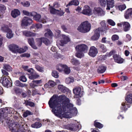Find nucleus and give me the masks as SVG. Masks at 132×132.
<instances>
[{
    "label": "nucleus",
    "instance_id": "nucleus-44",
    "mask_svg": "<svg viewBox=\"0 0 132 132\" xmlns=\"http://www.w3.org/2000/svg\"><path fill=\"white\" fill-rule=\"evenodd\" d=\"M1 30L4 32H7L9 29H10L8 26L6 25H4L1 28Z\"/></svg>",
    "mask_w": 132,
    "mask_h": 132
},
{
    "label": "nucleus",
    "instance_id": "nucleus-18",
    "mask_svg": "<svg viewBox=\"0 0 132 132\" xmlns=\"http://www.w3.org/2000/svg\"><path fill=\"white\" fill-rule=\"evenodd\" d=\"M9 47L10 50L12 52L16 53L18 52L19 47L17 45L13 44L9 45Z\"/></svg>",
    "mask_w": 132,
    "mask_h": 132
},
{
    "label": "nucleus",
    "instance_id": "nucleus-21",
    "mask_svg": "<svg viewBox=\"0 0 132 132\" xmlns=\"http://www.w3.org/2000/svg\"><path fill=\"white\" fill-rule=\"evenodd\" d=\"M23 35L26 37L35 36L36 34L32 33L27 30H24L22 31Z\"/></svg>",
    "mask_w": 132,
    "mask_h": 132
},
{
    "label": "nucleus",
    "instance_id": "nucleus-41",
    "mask_svg": "<svg viewBox=\"0 0 132 132\" xmlns=\"http://www.w3.org/2000/svg\"><path fill=\"white\" fill-rule=\"evenodd\" d=\"M3 68L4 69L8 71H12V68L9 65L5 64L4 65Z\"/></svg>",
    "mask_w": 132,
    "mask_h": 132
},
{
    "label": "nucleus",
    "instance_id": "nucleus-36",
    "mask_svg": "<svg viewBox=\"0 0 132 132\" xmlns=\"http://www.w3.org/2000/svg\"><path fill=\"white\" fill-rule=\"evenodd\" d=\"M6 32H7V38L10 39L13 37V34L12 33V31L11 29H9V30Z\"/></svg>",
    "mask_w": 132,
    "mask_h": 132
},
{
    "label": "nucleus",
    "instance_id": "nucleus-29",
    "mask_svg": "<svg viewBox=\"0 0 132 132\" xmlns=\"http://www.w3.org/2000/svg\"><path fill=\"white\" fill-rule=\"evenodd\" d=\"M99 49L102 52L104 53L107 51L106 47L104 45L102 44H99L98 45Z\"/></svg>",
    "mask_w": 132,
    "mask_h": 132
},
{
    "label": "nucleus",
    "instance_id": "nucleus-49",
    "mask_svg": "<svg viewBox=\"0 0 132 132\" xmlns=\"http://www.w3.org/2000/svg\"><path fill=\"white\" fill-rule=\"evenodd\" d=\"M52 35L53 33L49 29H47V32L45 34V36L46 37H48L49 36H51Z\"/></svg>",
    "mask_w": 132,
    "mask_h": 132
},
{
    "label": "nucleus",
    "instance_id": "nucleus-16",
    "mask_svg": "<svg viewBox=\"0 0 132 132\" xmlns=\"http://www.w3.org/2000/svg\"><path fill=\"white\" fill-rule=\"evenodd\" d=\"M62 37L60 41L61 46H63L64 44H67L70 41L69 38L67 36L62 35Z\"/></svg>",
    "mask_w": 132,
    "mask_h": 132
},
{
    "label": "nucleus",
    "instance_id": "nucleus-59",
    "mask_svg": "<svg viewBox=\"0 0 132 132\" xmlns=\"http://www.w3.org/2000/svg\"><path fill=\"white\" fill-rule=\"evenodd\" d=\"M22 12L25 15L31 16V13H32V12L29 13L28 12L25 10H23Z\"/></svg>",
    "mask_w": 132,
    "mask_h": 132
},
{
    "label": "nucleus",
    "instance_id": "nucleus-25",
    "mask_svg": "<svg viewBox=\"0 0 132 132\" xmlns=\"http://www.w3.org/2000/svg\"><path fill=\"white\" fill-rule=\"evenodd\" d=\"M58 88L59 90L63 93L67 92L69 90V89L61 85H58Z\"/></svg>",
    "mask_w": 132,
    "mask_h": 132
},
{
    "label": "nucleus",
    "instance_id": "nucleus-54",
    "mask_svg": "<svg viewBox=\"0 0 132 132\" xmlns=\"http://www.w3.org/2000/svg\"><path fill=\"white\" fill-rule=\"evenodd\" d=\"M52 75L53 77L56 78H57L59 76L57 71H54L52 72Z\"/></svg>",
    "mask_w": 132,
    "mask_h": 132
},
{
    "label": "nucleus",
    "instance_id": "nucleus-32",
    "mask_svg": "<svg viewBox=\"0 0 132 132\" xmlns=\"http://www.w3.org/2000/svg\"><path fill=\"white\" fill-rule=\"evenodd\" d=\"M42 82L41 80L33 81H32V87L34 88L35 87L39 86V84L42 83Z\"/></svg>",
    "mask_w": 132,
    "mask_h": 132
},
{
    "label": "nucleus",
    "instance_id": "nucleus-1",
    "mask_svg": "<svg viewBox=\"0 0 132 132\" xmlns=\"http://www.w3.org/2000/svg\"><path fill=\"white\" fill-rule=\"evenodd\" d=\"M69 98L64 95H60L57 98L51 97L48 104L50 107L52 109V112L56 116L62 119L63 117H66L63 111H65L66 108L71 104Z\"/></svg>",
    "mask_w": 132,
    "mask_h": 132
},
{
    "label": "nucleus",
    "instance_id": "nucleus-30",
    "mask_svg": "<svg viewBox=\"0 0 132 132\" xmlns=\"http://www.w3.org/2000/svg\"><path fill=\"white\" fill-rule=\"evenodd\" d=\"M42 126V124L41 123L39 122H36L32 124L31 126L33 128H38L41 127Z\"/></svg>",
    "mask_w": 132,
    "mask_h": 132
},
{
    "label": "nucleus",
    "instance_id": "nucleus-58",
    "mask_svg": "<svg viewBox=\"0 0 132 132\" xmlns=\"http://www.w3.org/2000/svg\"><path fill=\"white\" fill-rule=\"evenodd\" d=\"M108 23L112 26H114L115 25V22L111 19H109L108 20Z\"/></svg>",
    "mask_w": 132,
    "mask_h": 132
},
{
    "label": "nucleus",
    "instance_id": "nucleus-33",
    "mask_svg": "<svg viewBox=\"0 0 132 132\" xmlns=\"http://www.w3.org/2000/svg\"><path fill=\"white\" fill-rule=\"evenodd\" d=\"M70 61L71 63L74 65H78L80 64V63L79 61L73 57H72V58L70 60Z\"/></svg>",
    "mask_w": 132,
    "mask_h": 132
},
{
    "label": "nucleus",
    "instance_id": "nucleus-4",
    "mask_svg": "<svg viewBox=\"0 0 132 132\" xmlns=\"http://www.w3.org/2000/svg\"><path fill=\"white\" fill-rule=\"evenodd\" d=\"M126 100L127 102H123L122 103V106L121 108V110L122 111H125L128 108H129L130 105L129 104L132 103V94L128 95L126 98Z\"/></svg>",
    "mask_w": 132,
    "mask_h": 132
},
{
    "label": "nucleus",
    "instance_id": "nucleus-3",
    "mask_svg": "<svg viewBox=\"0 0 132 132\" xmlns=\"http://www.w3.org/2000/svg\"><path fill=\"white\" fill-rule=\"evenodd\" d=\"M90 24L87 21L82 22L77 28L78 30L80 32L86 33L89 32L90 29Z\"/></svg>",
    "mask_w": 132,
    "mask_h": 132
},
{
    "label": "nucleus",
    "instance_id": "nucleus-12",
    "mask_svg": "<svg viewBox=\"0 0 132 132\" xmlns=\"http://www.w3.org/2000/svg\"><path fill=\"white\" fill-rule=\"evenodd\" d=\"M73 92L76 97H81L83 94V91H81V88L79 87H77L73 89Z\"/></svg>",
    "mask_w": 132,
    "mask_h": 132
},
{
    "label": "nucleus",
    "instance_id": "nucleus-40",
    "mask_svg": "<svg viewBox=\"0 0 132 132\" xmlns=\"http://www.w3.org/2000/svg\"><path fill=\"white\" fill-rule=\"evenodd\" d=\"M84 53L82 52L77 51V52L76 53V56L79 58H81L84 56Z\"/></svg>",
    "mask_w": 132,
    "mask_h": 132
},
{
    "label": "nucleus",
    "instance_id": "nucleus-23",
    "mask_svg": "<svg viewBox=\"0 0 132 132\" xmlns=\"http://www.w3.org/2000/svg\"><path fill=\"white\" fill-rule=\"evenodd\" d=\"M28 40L29 44L32 48L35 49H37V47L35 45L34 39L33 38H29Z\"/></svg>",
    "mask_w": 132,
    "mask_h": 132
},
{
    "label": "nucleus",
    "instance_id": "nucleus-37",
    "mask_svg": "<svg viewBox=\"0 0 132 132\" xmlns=\"http://www.w3.org/2000/svg\"><path fill=\"white\" fill-rule=\"evenodd\" d=\"M94 125L96 127L100 129L102 128L103 126V125L99 122H96V120L94 121Z\"/></svg>",
    "mask_w": 132,
    "mask_h": 132
},
{
    "label": "nucleus",
    "instance_id": "nucleus-60",
    "mask_svg": "<svg viewBox=\"0 0 132 132\" xmlns=\"http://www.w3.org/2000/svg\"><path fill=\"white\" fill-rule=\"evenodd\" d=\"M119 38L118 36L116 35H113L112 37V39L113 40H118Z\"/></svg>",
    "mask_w": 132,
    "mask_h": 132
},
{
    "label": "nucleus",
    "instance_id": "nucleus-43",
    "mask_svg": "<svg viewBox=\"0 0 132 132\" xmlns=\"http://www.w3.org/2000/svg\"><path fill=\"white\" fill-rule=\"evenodd\" d=\"M74 81L73 77H70L66 78L65 79V82L67 84H69Z\"/></svg>",
    "mask_w": 132,
    "mask_h": 132
},
{
    "label": "nucleus",
    "instance_id": "nucleus-62",
    "mask_svg": "<svg viewBox=\"0 0 132 132\" xmlns=\"http://www.w3.org/2000/svg\"><path fill=\"white\" fill-rule=\"evenodd\" d=\"M131 39V37L129 34H127L126 36V40L127 42L130 41Z\"/></svg>",
    "mask_w": 132,
    "mask_h": 132
},
{
    "label": "nucleus",
    "instance_id": "nucleus-5",
    "mask_svg": "<svg viewBox=\"0 0 132 132\" xmlns=\"http://www.w3.org/2000/svg\"><path fill=\"white\" fill-rule=\"evenodd\" d=\"M17 112L14 111V109L11 108H6L4 109H0V116L3 117V118H5L7 116L6 113L7 114H16Z\"/></svg>",
    "mask_w": 132,
    "mask_h": 132
},
{
    "label": "nucleus",
    "instance_id": "nucleus-9",
    "mask_svg": "<svg viewBox=\"0 0 132 132\" xmlns=\"http://www.w3.org/2000/svg\"><path fill=\"white\" fill-rule=\"evenodd\" d=\"M76 49L77 51L85 53L88 50L87 46L84 44L79 45L76 47Z\"/></svg>",
    "mask_w": 132,
    "mask_h": 132
},
{
    "label": "nucleus",
    "instance_id": "nucleus-45",
    "mask_svg": "<svg viewBox=\"0 0 132 132\" xmlns=\"http://www.w3.org/2000/svg\"><path fill=\"white\" fill-rule=\"evenodd\" d=\"M24 103L26 105H29L31 107H33L35 106V104L33 102L28 101H25Z\"/></svg>",
    "mask_w": 132,
    "mask_h": 132
},
{
    "label": "nucleus",
    "instance_id": "nucleus-38",
    "mask_svg": "<svg viewBox=\"0 0 132 132\" xmlns=\"http://www.w3.org/2000/svg\"><path fill=\"white\" fill-rule=\"evenodd\" d=\"M28 47L27 46H24V48H19V47L18 52L20 53H23L26 52L28 50Z\"/></svg>",
    "mask_w": 132,
    "mask_h": 132
},
{
    "label": "nucleus",
    "instance_id": "nucleus-57",
    "mask_svg": "<svg viewBox=\"0 0 132 132\" xmlns=\"http://www.w3.org/2000/svg\"><path fill=\"white\" fill-rule=\"evenodd\" d=\"M20 80L23 82H26L27 80V79L24 76H22L19 78Z\"/></svg>",
    "mask_w": 132,
    "mask_h": 132
},
{
    "label": "nucleus",
    "instance_id": "nucleus-55",
    "mask_svg": "<svg viewBox=\"0 0 132 132\" xmlns=\"http://www.w3.org/2000/svg\"><path fill=\"white\" fill-rule=\"evenodd\" d=\"M126 8V6L125 4L119 5L118 7L119 10L121 11L125 10Z\"/></svg>",
    "mask_w": 132,
    "mask_h": 132
},
{
    "label": "nucleus",
    "instance_id": "nucleus-22",
    "mask_svg": "<svg viewBox=\"0 0 132 132\" xmlns=\"http://www.w3.org/2000/svg\"><path fill=\"white\" fill-rule=\"evenodd\" d=\"M113 56L115 61L117 63H121L123 62V59L117 54L114 55Z\"/></svg>",
    "mask_w": 132,
    "mask_h": 132
},
{
    "label": "nucleus",
    "instance_id": "nucleus-2",
    "mask_svg": "<svg viewBox=\"0 0 132 132\" xmlns=\"http://www.w3.org/2000/svg\"><path fill=\"white\" fill-rule=\"evenodd\" d=\"M73 105L72 104H70L66 108L65 110L63 111V113L66 117H63V118H68L69 115L71 114L73 116H76L77 113V110L76 108H73Z\"/></svg>",
    "mask_w": 132,
    "mask_h": 132
},
{
    "label": "nucleus",
    "instance_id": "nucleus-7",
    "mask_svg": "<svg viewBox=\"0 0 132 132\" xmlns=\"http://www.w3.org/2000/svg\"><path fill=\"white\" fill-rule=\"evenodd\" d=\"M20 122H12L9 125V128L10 130L12 132H16L18 131V130L19 129L21 125Z\"/></svg>",
    "mask_w": 132,
    "mask_h": 132
},
{
    "label": "nucleus",
    "instance_id": "nucleus-42",
    "mask_svg": "<svg viewBox=\"0 0 132 132\" xmlns=\"http://www.w3.org/2000/svg\"><path fill=\"white\" fill-rule=\"evenodd\" d=\"M43 42L46 45H48L51 44L50 41L47 39L43 37Z\"/></svg>",
    "mask_w": 132,
    "mask_h": 132
},
{
    "label": "nucleus",
    "instance_id": "nucleus-15",
    "mask_svg": "<svg viewBox=\"0 0 132 132\" xmlns=\"http://www.w3.org/2000/svg\"><path fill=\"white\" fill-rule=\"evenodd\" d=\"M94 13L98 16H103L104 15L105 13L102 9L100 7L95 8L93 10Z\"/></svg>",
    "mask_w": 132,
    "mask_h": 132
},
{
    "label": "nucleus",
    "instance_id": "nucleus-39",
    "mask_svg": "<svg viewBox=\"0 0 132 132\" xmlns=\"http://www.w3.org/2000/svg\"><path fill=\"white\" fill-rule=\"evenodd\" d=\"M64 72L66 74H69L70 72V68L66 65L64 67L63 70Z\"/></svg>",
    "mask_w": 132,
    "mask_h": 132
},
{
    "label": "nucleus",
    "instance_id": "nucleus-31",
    "mask_svg": "<svg viewBox=\"0 0 132 132\" xmlns=\"http://www.w3.org/2000/svg\"><path fill=\"white\" fill-rule=\"evenodd\" d=\"M100 24L102 26L101 28H100V31H103L105 29L107 30L108 28L107 27L105 24V23L104 21H103L100 23Z\"/></svg>",
    "mask_w": 132,
    "mask_h": 132
},
{
    "label": "nucleus",
    "instance_id": "nucleus-17",
    "mask_svg": "<svg viewBox=\"0 0 132 132\" xmlns=\"http://www.w3.org/2000/svg\"><path fill=\"white\" fill-rule=\"evenodd\" d=\"M100 29L98 28L96 29L95 31V34L91 38V39L93 40H97L100 37Z\"/></svg>",
    "mask_w": 132,
    "mask_h": 132
},
{
    "label": "nucleus",
    "instance_id": "nucleus-28",
    "mask_svg": "<svg viewBox=\"0 0 132 132\" xmlns=\"http://www.w3.org/2000/svg\"><path fill=\"white\" fill-rule=\"evenodd\" d=\"M106 67L103 65H100L97 71L98 73H103L106 70Z\"/></svg>",
    "mask_w": 132,
    "mask_h": 132
},
{
    "label": "nucleus",
    "instance_id": "nucleus-11",
    "mask_svg": "<svg viewBox=\"0 0 132 132\" xmlns=\"http://www.w3.org/2000/svg\"><path fill=\"white\" fill-rule=\"evenodd\" d=\"M22 26H27L30 25L32 22V20L30 18L27 16L23 17L22 20Z\"/></svg>",
    "mask_w": 132,
    "mask_h": 132
},
{
    "label": "nucleus",
    "instance_id": "nucleus-50",
    "mask_svg": "<svg viewBox=\"0 0 132 132\" xmlns=\"http://www.w3.org/2000/svg\"><path fill=\"white\" fill-rule=\"evenodd\" d=\"M42 40V38L37 39H36L37 45L38 46H40L41 45H42V42H43Z\"/></svg>",
    "mask_w": 132,
    "mask_h": 132
},
{
    "label": "nucleus",
    "instance_id": "nucleus-34",
    "mask_svg": "<svg viewBox=\"0 0 132 132\" xmlns=\"http://www.w3.org/2000/svg\"><path fill=\"white\" fill-rule=\"evenodd\" d=\"M79 1L77 0H73L70 2L67 5H73L77 6L79 5Z\"/></svg>",
    "mask_w": 132,
    "mask_h": 132
},
{
    "label": "nucleus",
    "instance_id": "nucleus-51",
    "mask_svg": "<svg viewBox=\"0 0 132 132\" xmlns=\"http://www.w3.org/2000/svg\"><path fill=\"white\" fill-rule=\"evenodd\" d=\"M42 27V25L40 24H33L30 27V28H36L37 29L40 28Z\"/></svg>",
    "mask_w": 132,
    "mask_h": 132
},
{
    "label": "nucleus",
    "instance_id": "nucleus-35",
    "mask_svg": "<svg viewBox=\"0 0 132 132\" xmlns=\"http://www.w3.org/2000/svg\"><path fill=\"white\" fill-rule=\"evenodd\" d=\"M65 65H64L60 64L56 66V70L59 72L62 71L64 68V67Z\"/></svg>",
    "mask_w": 132,
    "mask_h": 132
},
{
    "label": "nucleus",
    "instance_id": "nucleus-56",
    "mask_svg": "<svg viewBox=\"0 0 132 132\" xmlns=\"http://www.w3.org/2000/svg\"><path fill=\"white\" fill-rule=\"evenodd\" d=\"M48 84L52 87H53L56 85L54 81L52 80H50Z\"/></svg>",
    "mask_w": 132,
    "mask_h": 132
},
{
    "label": "nucleus",
    "instance_id": "nucleus-13",
    "mask_svg": "<svg viewBox=\"0 0 132 132\" xmlns=\"http://www.w3.org/2000/svg\"><path fill=\"white\" fill-rule=\"evenodd\" d=\"M81 13L90 16L92 14V10L90 7L87 5H85Z\"/></svg>",
    "mask_w": 132,
    "mask_h": 132
},
{
    "label": "nucleus",
    "instance_id": "nucleus-8",
    "mask_svg": "<svg viewBox=\"0 0 132 132\" xmlns=\"http://www.w3.org/2000/svg\"><path fill=\"white\" fill-rule=\"evenodd\" d=\"M8 76L4 77L0 80V82L2 83L3 85L5 87H11V82L8 80L7 77Z\"/></svg>",
    "mask_w": 132,
    "mask_h": 132
},
{
    "label": "nucleus",
    "instance_id": "nucleus-14",
    "mask_svg": "<svg viewBox=\"0 0 132 132\" xmlns=\"http://www.w3.org/2000/svg\"><path fill=\"white\" fill-rule=\"evenodd\" d=\"M98 52L97 48L94 46H92L90 48L88 54L90 56L94 57L96 55Z\"/></svg>",
    "mask_w": 132,
    "mask_h": 132
},
{
    "label": "nucleus",
    "instance_id": "nucleus-10",
    "mask_svg": "<svg viewBox=\"0 0 132 132\" xmlns=\"http://www.w3.org/2000/svg\"><path fill=\"white\" fill-rule=\"evenodd\" d=\"M67 129L73 131L79 130L81 127L80 125L78 123V124H71L70 125H67Z\"/></svg>",
    "mask_w": 132,
    "mask_h": 132
},
{
    "label": "nucleus",
    "instance_id": "nucleus-63",
    "mask_svg": "<svg viewBox=\"0 0 132 132\" xmlns=\"http://www.w3.org/2000/svg\"><path fill=\"white\" fill-rule=\"evenodd\" d=\"M30 56V54L27 53H25L21 54V56L22 57H29Z\"/></svg>",
    "mask_w": 132,
    "mask_h": 132
},
{
    "label": "nucleus",
    "instance_id": "nucleus-24",
    "mask_svg": "<svg viewBox=\"0 0 132 132\" xmlns=\"http://www.w3.org/2000/svg\"><path fill=\"white\" fill-rule=\"evenodd\" d=\"M11 14L12 16L15 18L20 14V11L17 9H14L12 11Z\"/></svg>",
    "mask_w": 132,
    "mask_h": 132
},
{
    "label": "nucleus",
    "instance_id": "nucleus-53",
    "mask_svg": "<svg viewBox=\"0 0 132 132\" xmlns=\"http://www.w3.org/2000/svg\"><path fill=\"white\" fill-rule=\"evenodd\" d=\"M32 114V113L28 110L26 111L25 112H24L23 113V116L24 117H27L28 116Z\"/></svg>",
    "mask_w": 132,
    "mask_h": 132
},
{
    "label": "nucleus",
    "instance_id": "nucleus-6",
    "mask_svg": "<svg viewBox=\"0 0 132 132\" xmlns=\"http://www.w3.org/2000/svg\"><path fill=\"white\" fill-rule=\"evenodd\" d=\"M31 15V16H34V19L37 22H41L44 23L48 21L47 18L45 16L44 18L41 19V15L35 12H32Z\"/></svg>",
    "mask_w": 132,
    "mask_h": 132
},
{
    "label": "nucleus",
    "instance_id": "nucleus-64",
    "mask_svg": "<svg viewBox=\"0 0 132 132\" xmlns=\"http://www.w3.org/2000/svg\"><path fill=\"white\" fill-rule=\"evenodd\" d=\"M6 9V7L4 5L2 4H0V11L5 10Z\"/></svg>",
    "mask_w": 132,
    "mask_h": 132
},
{
    "label": "nucleus",
    "instance_id": "nucleus-52",
    "mask_svg": "<svg viewBox=\"0 0 132 132\" xmlns=\"http://www.w3.org/2000/svg\"><path fill=\"white\" fill-rule=\"evenodd\" d=\"M35 67L37 70L40 72H43L44 71L43 68L38 65H36Z\"/></svg>",
    "mask_w": 132,
    "mask_h": 132
},
{
    "label": "nucleus",
    "instance_id": "nucleus-26",
    "mask_svg": "<svg viewBox=\"0 0 132 132\" xmlns=\"http://www.w3.org/2000/svg\"><path fill=\"white\" fill-rule=\"evenodd\" d=\"M132 14V8L128 9L125 13L124 16L125 18L128 19Z\"/></svg>",
    "mask_w": 132,
    "mask_h": 132
},
{
    "label": "nucleus",
    "instance_id": "nucleus-19",
    "mask_svg": "<svg viewBox=\"0 0 132 132\" xmlns=\"http://www.w3.org/2000/svg\"><path fill=\"white\" fill-rule=\"evenodd\" d=\"M107 10H110V8H113L114 6V0H106Z\"/></svg>",
    "mask_w": 132,
    "mask_h": 132
},
{
    "label": "nucleus",
    "instance_id": "nucleus-61",
    "mask_svg": "<svg viewBox=\"0 0 132 132\" xmlns=\"http://www.w3.org/2000/svg\"><path fill=\"white\" fill-rule=\"evenodd\" d=\"M27 71L29 72V75H31L35 71L32 68H31L27 69Z\"/></svg>",
    "mask_w": 132,
    "mask_h": 132
},
{
    "label": "nucleus",
    "instance_id": "nucleus-48",
    "mask_svg": "<svg viewBox=\"0 0 132 132\" xmlns=\"http://www.w3.org/2000/svg\"><path fill=\"white\" fill-rule=\"evenodd\" d=\"M98 3L100 5L103 7H105L106 5L105 0H98Z\"/></svg>",
    "mask_w": 132,
    "mask_h": 132
},
{
    "label": "nucleus",
    "instance_id": "nucleus-20",
    "mask_svg": "<svg viewBox=\"0 0 132 132\" xmlns=\"http://www.w3.org/2000/svg\"><path fill=\"white\" fill-rule=\"evenodd\" d=\"M121 23L119 26H121V25L122 24L123 26V28L125 31H128L130 29V25L129 23L127 22H122Z\"/></svg>",
    "mask_w": 132,
    "mask_h": 132
},
{
    "label": "nucleus",
    "instance_id": "nucleus-47",
    "mask_svg": "<svg viewBox=\"0 0 132 132\" xmlns=\"http://www.w3.org/2000/svg\"><path fill=\"white\" fill-rule=\"evenodd\" d=\"M21 4L23 6L28 7L30 5V2L28 1H24L21 2Z\"/></svg>",
    "mask_w": 132,
    "mask_h": 132
},
{
    "label": "nucleus",
    "instance_id": "nucleus-27",
    "mask_svg": "<svg viewBox=\"0 0 132 132\" xmlns=\"http://www.w3.org/2000/svg\"><path fill=\"white\" fill-rule=\"evenodd\" d=\"M39 77V76L35 71L31 75H29V77L30 79L34 80Z\"/></svg>",
    "mask_w": 132,
    "mask_h": 132
},
{
    "label": "nucleus",
    "instance_id": "nucleus-46",
    "mask_svg": "<svg viewBox=\"0 0 132 132\" xmlns=\"http://www.w3.org/2000/svg\"><path fill=\"white\" fill-rule=\"evenodd\" d=\"M50 13L52 14H56V13L58 10H56L53 7H51L50 8Z\"/></svg>",
    "mask_w": 132,
    "mask_h": 132
}]
</instances>
